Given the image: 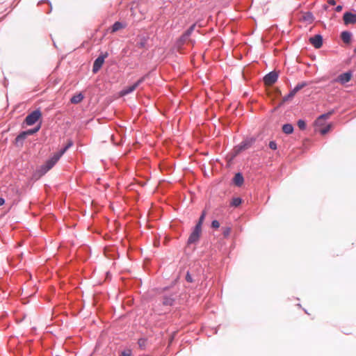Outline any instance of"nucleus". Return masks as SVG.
Segmentation results:
<instances>
[{
    "instance_id": "1",
    "label": "nucleus",
    "mask_w": 356,
    "mask_h": 356,
    "mask_svg": "<svg viewBox=\"0 0 356 356\" xmlns=\"http://www.w3.org/2000/svg\"><path fill=\"white\" fill-rule=\"evenodd\" d=\"M73 145L72 142L70 140L67 144L58 152L54 154V156L47 160L46 163L41 166L40 171L42 175L45 174L49 170H51L54 165L57 163L60 158L65 154V152Z\"/></svg>"
},
{
    "instance_id": "2",
    "label": "nucleus",
    "mask_w": 356,
    "mask_h": 356,
    "mask_svg": "<svg viewBox=\"0 0 356 356\" xmlns=\"http://www.w3.org/2000/svg\"><path fill=\"white\" fill-rule=\"evenodd\" d=\"M343 24L346 26L354 24L356 23V10L354 8L343 13Z\"/></svg>"
},
{
    "instance_id": "3",
    "label": "nucleus",
    "mask_w": 356,
    "mask_h": 356,
    "mask_svg": "<svg viewBox=\"0 0 356 356\" xmlns=\"http://www.w3.org/2000/svg\"><path fill=\"white\" fill-rule=\"evenodd\" d=\"M42 116L40 111L35 110L26 117L25 122L27 125L34 124Z\"/></svg>"
},
{
    "instance_id": "4",
    "label": "nucleus",
    "mask_w": 356,
    "mask_h": 356,
    "mask_svg": "<svg viewBox=\"0 0 356 356\" xmlns=\"http://www.w3.org/2000/svg\"><path fill=\"white\" fill-rule=\"evenodd\" d=\"M108 56V53L105 52L104 54H102L98 56L97 58L94 61L93 67H92V72L97 73L102 67V65L104 63V59Z\"/></svg>"
},
{
    "instance_id": "5",
    "label": "nucleus",
    "mask_w": 356,
    "mask_h": 356,
    "mask_svg": "<svg viewBox=\"0 0 356 356\" xmlns=\"http://www.w3.org/2000/svg\"><path fill=\"white\" fill-rule=\"evenodd\" d=\"M201 234L202 228L200 227V226L195 225L193 231L192 232L188 239V244H192L197 242L200 239Z\"/></svg>"
},
{
    "instance_id": "6",
    "label": "nucleus",
    "mask_w": 356,
    "mask_h": 356,
    "mask_svg": "<svg viewBox=\"0 0 356 356\" xmlns=\"http://www.w3.org/2000/svg\"><path fill=\"white\" fill-rule=\"evenodd\" d=\"M309 42L311 44H323V36L321 33L315 34L312 36H305V42Z\"/></svg>"
},
{
    "instance_id": "7",
    "label": "nucleus",
    "mask_w": 356,
    "mask_h": 356,
    "mask_svg": "<svg viewBox=\"0 0 356 356\" xmlns=\"http://www.w3.org/2000/svg\"><path fill=\"white\" fill-rule=\"evenodd\" d=\"M278 79V74L276 72H271L266 74L264 78V81L266 86H272Z\"/></svg>"
},
{
    "instance_id": "8",
    "label": "nucleus",
    "mask_w": 356,
    "mask_h": 356,
    "mask_svg": "<svg viewBox=\"0 0 356 356\" xmlns=\"http://www.w3.org/2000/svg\"><path fill=\"white\" fill-rule=\"evenodd\" d=\"M340 38L346 44H350L353 42V33L348 30L342 31L340 33Z\"/></svg>"
},
{
    "instance_id": "9",
    "label": "nucleus",
    "mask_w": 356,
    "mask_h": 356,
    "mask_svg": "<svg viewBox=\"0 0 356 356\" xmlns=\"http://www.w3.org/2000/svg\"><path fill=\"white\" fill-rule=\"evenodd\" d=\"M143 80H144V78L143 77L140 79H139L137 82L134 83L133 85L126 87L124 89H123L120 92L121 95L124 96V95H128V94L132 92L143 81Z\"/></svg>"
},
{
    "instance_id": "10",
    "label": "nucleus",
    "mask_w": 356,
    "mask_h": 356,
    "mask_svg": "<svg viewBox=\"0 0 356 356\" xmlns=\"http://www.w3.org/2000/svg\"><path fill=\"white\" fill-rule=\"evenodd\" d=\"M352 73L350 72H347L338 76L337 78L334 80V81L339 82L341 84H345L350 81Z\"/></svg>"
},
{
    "instance_id": "11",
    "label": "nucleus",
    "mask_w": 356,
    "mask_h": 356,
    "mask_svg": "<svg viewBox=\"0 0 356 356\" xmlns=\"http://www.w3.org/2000/svg\"><path fill=\"white\" fill-rule=\"evenodd\" d=\"M334 113V111L332 110V111H329L328 113H325V114H323L321 115H320L317 119L315 121V125L316 127H321L323 126L324 124H323V121L330 118V117Z\"/></svg>"
},
{
    "instance_id": "12",
    "label": "nucleus",
    "mask_w": 356,
    "mask_h": 356,
    "mask_svg": "<svg viewBox=\"0 0 356 356\" xmlns=\"http://www.w3.org/2000/svg\"><path fill=\"white\" fill-rule=\"evenodd\" d=\"M127 26V23L120 21L115 22L109 28L111 32L114 33L118 31Z\"/></svg>"
},
{
    "instance_id": "13",
    "label": "nucleus",
    "mask_w": 356,
    "mask_h": 356,
    "mask_svg": "<svg viewBox=\"0 0 356 356\" xmlns=\"http://www.w3.org/2000/svg\"><path fill=\"white\" fill-rule=\"evenodd\" d=\"M196 26V23L191 24L179 37V40L184 41L186 40L193 32Z\"/></svg>"
},
{
    "instance_id": "14",
    "label": "nucleus",
    "mask_w": 356,
    "mask_h": 356,
    "mask_svg": "<svg viewBox=\"0 0 356 356\" xmlns=\"http://www.w3.org/2000/svg\"><path fill=\"white\" fill-rule=\"evenodd\" d=\"M254 142V140L252 138L247 139L245 140H243L241 144L238 145V151L245 150L246 149H248L252 146L253 143Z\"/></svg>"
},
{
    "instance_id": "15",
    "label": "nucleus",
    "mask_w": 356,
    "mask_h": 356,
    "mask_svg": "<svg viewBox=\"0 0 356 356\" xmlns=\"http://www.w3.org/2000/svg\"><path fill=\"white\" fill-rule=\"evenodd\" d=\"M38 6H43V5H46L47 6V9H44V12L47 14H49L51 13L52 11V5H51V3L49 0H40L39 2H38Z\"/></svg>"
},
{
    "instance_id": "16",
    "label": "nucleus",
    "mask_w": 356,
    "mask_h": 356,
    "mask_svg": "<svg viewBox=\"0 0 356 356\" xmlns=\"http://www.w3.org/2000/svg\"><path fill=\"white\" fill-rule=\"evenodd\" d=\"M177 296H165L163 298V305L166 306H172L174 304Z\"/></svg>"
},
{
    "instance_id": "17",
    "label": "nucleus",
    "mask_w": 356,
    "mask_h": 356,
    "mask_svg": "<svg viewBox=\"0 0 356 356\" xmlns=\"http://www.w3.org/2000/svg\"><path fill=\"white\" fill-rule=\"evenodd\" d=\"M302 19L304 22H307L308 24H312L314 21L315 17H314L312 12L307 11L303 14V15L302 17Z\"/></svg>"
},
{
    "instance_id": "18",
    "label": "nucleus",
    "mask_w": 356,
    "mask_h": 356,
    "mask_svg": "<svg viewBox=\"0 0 356 356\" xmlns=\"http://www.w3.org/2000/svg\"><path fill=\"white\" fill-rule=\"evenodd\" d=\"M243 177L242 176V175L241 173H236L234 177V183L238 186H240L243 184Z\"/></svg>"
},
{
    "instance_id": "19",
    "label": "nucleus",
    "mask_w": 356,
    "mask_h": 356,
    "mask_svg": "<svg viewBox=\"0 0 356 356\" xmlns=\"http://www.w3.org/2000/svg\"><path fill=\"white\" fill-rule=\"evenodd\" d=\"M83 99V95L81 93H79L76 95H74L71 99L70 102L72 104H79Z\"/></svg>"
},
{
    "instance_id": "20",
    "label": "nucleus",
    "mask_w": 356,
    "mask_h": 356,
    "mask_svg": "<svg viewBox=\"0 0 356 356\" xmlns=\"http://www.w3.org/2000/svg\"><path fill=\"white\" fill-rule=\"evenodd\" d=\"M282 131L286 134H290L293 131V127L291 124H285L282 126Z\"/></svg>"
},
{
    "instance_id": "21",
    "label": "nucleus",
    "mask_w": 356,
    "mask_h": 356,
    "mask_svg": "<svg viewBox=\"0 0 356 356\" xmlns=\"http://www.w3.org/2000/svg\"><path fill=\"white\" fill-rule=\"evenodd\" d=\"M297 92V90L294 88L286 96L283 97V101L287 102L291 99Z\"/></svg>"
},
{
    "instance_id": "22",
    "label": "nucleus",
    "mask_w": 356,
    "mask_h": 356,
    "mask_svg": "<svg viewBox=\"0 0 356 356\" xmlns=\"http://www.w3.org/2000/svg\"><path fill=\"white\" fill-rule=\"evenodd\" d=\"M241 202L242 200L240 197H235L232 199L231 205L233 207H238L241 204Z\"/></svg>"
},
{
    "instance_id": "23",
    "label": "nucleus",
    "mask_w": 356,
    "mask_h": 356,
    "mask_svg": "<svg viewBox=\"0 0 356 356\" xmlns=\"http://www.w3.org/2000/svg\"><path fill=\"white\" fill-rule=\"evenodd\" d=\"M205 216H206V211H203L200 218H199V221L197 223L196 226H200V227L202 228V225L203 223V221L205 218Z\"/></svg>"
},
{
    "instance_id": "24",
    "label": "nucleus",
    "mask_w": 356,
    "mask_h": 356,
    "mask_svg": "<svg viewBox=\"0 0 356 356\" xmlns=\"http://www.w3.org/2000/svg\"><path fill=\"white\" fill-rule=\"evenodd\" d=\"M232 229L229 227H225L222 228V234L225 237H228L231 233Z\"/></svg>"
},
{
    "instance_id": "25",
    "label": "nucleus",
    "mask_w": 356,
    "mask_h": 356,
    "mask_svg": "<svg viewBox=\"0 0 356 356\" xmlns=\"http://www.w3.org/2000/svg\"><path fill=\"white\" fill-rule=\"evenodd\" d=\"M331 127H332V124H327L325 127L322 128L321 129H320L319 131H320V133L322 135H325V134H326L330 130Z\"/></svg>"
},
{
    "instance_id": "26",
    "label": "nucleus",
    "mask_w": 356,
    "mask_h": 356,
    "mask_svg": "<svg viewBox=\"0 0 356 356\" xmlns=\"http://www.w3.org/2000/svg\"><path fill=\"white\" fill-rule=\"evenodd\" d=\"M28 136V134H26V131H24L22 133H21L19 135H18L16 138V141L18 142V141H20V140H23L26 138V137Z\"/></svg>"
},
{
    "instance_id": "27",
    "label": "nucleus",
    "mask_w": 356,
    "mask_h": 356,
    "mask_svg": "<svg viewBox=\"0 0 356 356\" xmlns=\"http://www.w3.org/2000/svg\"><path fill=\"white\" fill-rule=\"evenodd\" d=\"M308 85V83L305 81H303V82H301V83H299L296 85V86L295 87V88L297 90V91L298 92L299 90H300L301 89H302L303 88H305V86H307Z\"/></svg>"
},
{
    "instance_id": "28",
    "label": "nucleus",
    "mask_w": 356,
    "mask_h": 356,
    "mask_svg": "<svg viewBox=\"0 0 356 356\" xmlns=\"http://www.w3.org/2000/svg\"><path fill=\"white\" fill-rule=\"evenodd\" d=\"M308 85V83L305 81H303V82H301V83H299L296 85V86L295 87V88L297 90V91L298 92L299 90H300L301 89H302L303 88H305V86H307Z\"/></svg>"
},
{
    "instance_id": "29",
    "label": "nucleus",
    "mask_w": 356,
    "mask_h": 356,
    "mask_svg": "<svg viewBox=\"0 0 356 356\" xmlns=\"http://www.w3.org/2000/svg\"><path fill=\"white\" fill-rule=\"evenodd\" d=\"M308 85V83L305 81H303V82H301V83H299L296 85V86L295 87V88L297 90V91L298 92L299 90H300L301 89H302L303 88H305V86H307Z\"/></svg>"
},
{
    "instance_id": "30",
    "label": "nucleus",
    "mask_w": 356,
    "mask_h": 356,
    "mask_svg": "<svg viewBox=\"0 0 356 356\" xmlns=\"http://www.w3.org/2000/svg\"><path fill=\"white\" fill-rule=\"evenodd\" d=\"M297 124L300 129L304 130L306 128V123L303 120H299L297 122Z\"/></svg>"
},
{
    "instance_id": "31",
    "label": "nucleus",
    "mask_w": 356,
    "mask_h": 356,
    "mask_svg": "<svg viewBox=\"0 0 356 356\" xmlns=\"http://www.w3.org/2000/svg\"><path fill=\"white\" fill-rule=\"evenodd\" d=\"M132 352L131 349H127L123 350L120 356H131Z\"/></svg>"
},
{
    "instance_id": "32",
    "label": "nucleus",
    "mask_w": 356,
    "mask_h": 356,
    "mask_svg": "<svg viewBox=\"0 0 356 356\" xmlns=\"http://www.w3.org/2000/svg\"><path fill=\"white\" fill-rule=\"evenodd\" d=\"M39 129H40V126L38 127L37 128H35L33 129H29V130L26 131V132L28 135H31V134H33L36 133L37 131H38Z\"/></svg>"
},
{
    "instance_id": "33",
    "label": "nucleus",
    "mask_w": 356,
    "mask_h": 356,
    "mask_svg": "<svg viewBox=\"0 0 356 356\" xmlns=\"http://www.w3.org/2000/svg\"><path fill=\"white\" fill-rule=\"evenodd\" d=\"M211 227L214 229H218L220 227V222L218 220H214L211 222Z\"/></svg>"
},
{
    "instance_id": "34",
    "label": "nucleus",
    "mask_w": 356,
    "mask_h": 356,
    "mask_svg": "<svg viewBox=\"0 0 356 356\" xmlns=\"http://www.w3.org/2000/svg\"><path fill=\"white\" fill-rule=\"evenodd\" d=\"M269 147L273 150L277 149V143L275 141H270L269 143Z\"/></svg>"
},
{
    "instance_id": "35",
    "label": "nucleus",
    "mask_w": 356,
    "mask_h": 356,
    "mask_svg": "<svg viewBox=\"0 0 356 356\" xmlns=\"http://www.w3.org/2000/svg\"><path fill=\"white\" fill-rule=\"evenodd\" d=\"M343 7V6L342 4H339V5L336 6L334 8V11H336V12H338V13H339V12H341V11L342 10Z\"/></svg>"
},
{
    "instance_id": "36",
    "label": "nucleus",
    "mask_w": 356,
    "mask_h": 356,
    "mask_svg": "<svg viewBox=\"0 0 356 356\" xmlns=\"http://www.w3.org/2000/svg\"><path fill=\"white\" fill-rule=\"evenodd\" d=\"M147 40L145 37L140 39L139 41L137 42L136 44H146Z\"/></svg>"
},
{
    "instance_id": "37",
    "label": "nucleus",
    "mask_w": 356,
    "mask_h": 356,
    "mask_svg": "<svg viewBox=\"0 0 356 356\" xmlns=\"http://www.w3.org/2000/svg\"><path fill=\"white\" fill-rule=\"evenodd\" d=\"M337 3L335 0H327V4L329 6H335Z\"/></svg>"
},
{
    "instance_id": "38",
    "label": "nucleus",
    "mask_w": 356,
    "mask_h": 356,
    "mask_svg": "<svg viewBox=\"0 0 356 356\" xmlns=\"http://www.w3.org/2000/svg\"><path fill=\"white\" fill-rule=\"evenodd\" d=\"M328 8H329V5H328L327 3V4H323V9L324 10H328Z\"/></svg>"
},
{
    "instance_id": "39",
    "label": "nucleus",
    "mask_w": 356,
    "mask_h": 356,
    "mask_svg": "<svg viewBox=\"0 0 356 356\" xmlns=\"http://www.w3.org/2000/svg\"><path fill=\"white\" fill-rule=\"evenodd\" d=\"M5 202V200L3 198L0 197V206H2Z\"/></svg>"
},
{
    "instance_id": "40",
    "label": "nucleus",
    "mask_w": 356,
    "mask_h": 356,
    "mask_svg": "<svg viewBox=\"0 0 356 356\" xmlns=\"http://www.w3.org/2000/svg\"><path fill=\"white\" fill-rule=\"evenodd\" d=\"M186 280L188 282H191V276L188 274H187V275H186Z\"/></svg>"
},
{
    "instance_id": "41",
    "label": "nucleus",
    "mask_w": 356,
    "mask_h": 356,
    "mask_svg": "<svg viewBox=\"0 0 356 356\" xmlns=\"http://www.w3.org/2000/svg\"><path fill=\"white\" fill-rule=\"evenodd\" d=\"M81 44L82 45H84V44H88V42L86 41H83Z\"/></svg>"
},
{
    "instance_id": "42",
    "label": "nucleus",
    "mask_w": 356,
    "mask_h": 356,
    "mask_svg": "<svg viewBox=\"0 0 356 356\" xmlns=\"http://www.w3.org/2000/svg\"><path fill=\"white\" fill-rule=\"evenodd\" d=\"M245 44V45H248V44L247 42H245V43H243V44Z\"/></svg>"
},
{
    "instance_id": "43",
    "label": "nucleus",
    "mask_w": 356,
    "mask_h": 356,
    "mask_svg": "<svg viewBox=\"0 0 356 356\" xmlns=\"http://www.w3.org/2000/svg\"><path fill=\"white\" fill-rule=\"evenodd\" d=\"M321 47V46H320V45L315 46V47H316V48H320Z\"/></svg>"
},
{
    "instance_id": "44",
    "label": "nucleus",
    "mask_w": 356,
    "mask_h": 356,
    "mask_svg": "<svg viewBox=\"0 0 356 356\" xmlns=\"http://www.w3.org/2000/svg\"><path fill=\"white\" fill-rule=\"evenodd\" d=\"M53 44L54 45H56V42H54V40H53Z\"/></svg>"
},
{
    "instance_id": "45",
    "label": "nucleus",
    "mask_w": 356,
    "mask_h": 356,
    "mask_svg": "<svg viewBox=\"0 0 356 356\" xmlns=\"http://www.w3.org/2000/svg\"><path fill=\"white\" fill-rule=\"evenodd\" d=\"M273 44L276 45V44H279L277 42H275Z\"/></svg>"
},
{
    "instance_id": "46",
    "label": "nucleus",
    "mask_w": 356,
    "mask_h": 356,
    "mask_svg": "<svg viewBox=\"0 0 356 356\" xmlns=\"http://www.w3.org/2000/svg\"><path fill=\"white\" fill-rule=\"evenodd\" d=\"M354 51L356 53V48L355 49Z\"/></svg>"
}]
</instances>
